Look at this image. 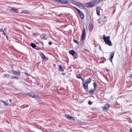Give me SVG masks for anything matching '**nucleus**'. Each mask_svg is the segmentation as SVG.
Segmentation results:
<instances>
[{"instance_id":"1","label":"nucleus","mask_w":132,"mask_h":132,"mask_svg":"<svg viewBox=\"0 0 132 132\" xmlns=\"http://www.w3.org/2000/svg\"><path fill=\"white\" fill-rule=\"evenodd\" d=\"M99 0H93L91 2L86 4L87 7H92L98 4Z\"/></svg>"},{"instance_id":"2","label":"nucleus","mask_w":132,"mask_h":132,"mask_svg":"<svg viewBox=\"0 0 132 132\" xmlns=\"http://www.w3.org/2000/svg\"><path fill=\"white\" fill-rule=\"evenodd\" d=\"M71 2L74 5L78 6L80 9H84L85 8V6L84 5L75 1H71Z\"/></svg>"},{"instance_id":"3","label":"nucleus","mask_w":132,"mask_h":132,"mask_svg":"<svg viewBox=\"0 0 132 132\" xmlns=\"http://www.w3.org/2000/svg\"><path fill=\"white\" fill-rule=\"evenodd\" d=\"M110 36L106 37L105 36L103 37V39L106 44L110 46H112V44L110 40Z\"/></svg>"},{"instance_id":"4","label":"nucleus","mask_w":132,"mask_h":132,"mask_svg":"<svg viewBox=\"0 0 132 132\" xmlns=\"http://www.w3.org/2000/svg\"><path fill=\"white\" fill-rule=\"evenodd\" d=\"M26 95L30 97H33L35 98H37V97L36 96H35L34 94L33 93H27Z\"/></svg>"},{"instance_id":"5","label":"nucleus","mask_w":132,"mask_h":132,"mask_svg":"<svg viewBox=\"0 0 132 132\" xmlns=\"http://www.w3.org/2000/svg\"><path fill=\"white\" fill-rule=\"evenodd\" d=\"M86 32L85 29L84 28L83 32L82 35L81 39L82 40H84L85 38Z\"/></svg>"},{"instance_id":"6","label":"nucleus","mask_w":132,"mask_h":132,"mask_svg":"<svg viewBox=\"0 0 132 132\" xmlns=\"http://www.w3.org/2000/svg\"><path fill=\"white\" fill-rule=\"evenodd\" d=\"M93 23L92 22H90L89 25V29L90 31H92L93 29Z\"/></svg>"},{"instance_id":"7","label":"nucleus","mask_w":132,"mask_h":132,"mask_svg":"<svg viewBox=\"0 0 132 132\" xmlns=\"http://www.w3.org/2000/svg\"><path fill=\"white\" fill-rule=\"evenodd\" d=\"M39 53L41 57L43 59H45L46 60H48V59L45 56L43 53L40 52Z\"/></svg>"},{"instance_id":"8","label":"nucleus","mask_w":132,"mask_h":132,"mask_svg":"<svg viewBox=\"0 0 132 132\" xmlns=\"http://www.w3.org/2000/svg\"><path fill=\"white\" fill-rule=\"evenodd\" d=\"M65 116L66 118L68 119H69L70 120H75V118H74L72 117V116H69L68 114L65 115Z\"/></svg>"},{"instance_id":"9","label":"nucleus","mask_w":132,"mask_h":132,"mask_svg":"<svg viewBox=\"0 0 132 132\" xmlns=\"http://www.w3.org/2000/svg\"><path fill=\"white\" fill-rule=\"evenodd\" d=\"M13 74L15 75L20 76V72L19 71H13Z\"/></svg>"},{"instance_id":"10","label":"nucleus","mask_w":132,"mask_h":132,"mask_svg":"<svg viewBox=\"0 0 132 132\" xmlns=\"http://www.w3.org/2000/svg\"><path fill=\"white\" fill-rule=\"evenodd\" d=\"M109 107L110 105L109 104L105 105L104 107V110H108Z\"/></svg>"},{"instance_id":"11","label":"nucleus","mask_w":132,"mask_h":132,"mask_svg":"<svg viewBox=\"0 0 132 132\" xmlns=\"http://www.w3.org/2000/svg\"><path fill=\"white\" fill-rule=\"evenodd\" d=\"M10 11L12 12L17 13L18 12V10L17 9H14L13 8L10 10Z\"/></svg>"},{"instance_id":"12","label":"nucleus","mask_w":132,"mask_h":132,"mask_svg":"<svg viewBox=\"0 0 132 132\" xmlns=\"http://www.w3.org/2000/svg\"><path fill=\"white\" fill-rule=\"evenodd\" d=\"M69 53H70L72 54V55H76V53L73 50H70L69 51Z\"/></svg>"},{"instance_id":"13","label":"nucleus","mask_w":132,"mask_h":132,"mask_svg":"<svg viewBox=\"0 0 132 132\" xmlns=\"http://www.w3.org/2000/svg\"><path fill=\"white\" fill-rule=\"evenodd\" d=\"M83 85L84 88L85 89H87L88 88V85L87 83H85L83 84Z\"/></svg>"},{"instance_id":"14","label":"nucleus","mask_w":132,"mask_h":132,"mask_svg":"<svg viewBox=\"0 0 132 132\" xmlns=\"http://www.w3.org/2000/svg\"><path fill=\"white\" fill-rule=\"evenodd\" d=\"M59 70L61 71H63L64 70L62 66L61 65H59Z\"/></svg>"},{"instance_id":"15","label":"nucleus","mask_w":132,"mask_h":132,"mask_svg":"<svg viewBox=\"0 0 132 132\" xmlns=\"http://www.w3.org/2000/svg\"><path fill=\"white\" fill-rule=\"evenodd\" d=\"M92 80V79L90 78H89V79H88L87 80V83L88 84L91 81V80Z\"/></svg>"},{"instance_id":"16","label":"nucleus","mask_w":132,"mask_h":132,"mask_svg":"<svg viewBox=\"0 0 132 132\" xmlns=\"http://www.w3.org/2000/svg\"><path fill=\"white\" fill-rule=\"evenodd\" d=\"M94 90L92 89H90L89 90V93L91 94H93L94 93Z\"/></svg>"},{"instance_id":"17","label":"nucleus","mask_w":132,"mask_h":132,"mask_svg":"<svg viewBox=\"0 0 132 132\" xmlns=\"http://www.w3.org/2000/svg\"><path fill=\"white\" fill-rule=\"evenodd\" d=\"M0 32H2V31H3V33H2V34H4V36H5L6 33L5 32H4V30H3L2 29H0Z\"/></svg>"},{"instance_id":"18","label":"nucleus","mask_w":132,"mask_h":132,"mask_svg":"<svg viewBox=\"0 0 132 132\" xmlns=\"http://www.w3.org/2000/svg\"><path fill=\"white\" fill-rule=\"evenodd\" d=\"M80 15V17L81 18H83L84 17V14L82 12H81L80 13H79Z\"/></svg>"},{"instance_id":"19","label":"nucleus","mask_w":132,"mask_h":132,"mask_svg":"<svg viewBox=\"0 0 132 132\" xmlns=\"http://www.w3.org/2000/svg\"><path fill=\"white\" fill-rule=\"evenodd\" d=\"M40 37L41 38H45V35L44 34H42L40 36Z\"/></svg>"},{"instance_id":"20","label":"nucleus","mask_w":132,"mask_h":132,"mask_svg":"<svg viewBox=\"0 0 132 132\" xmlns=\"http://www.w3.org/2000/svg\"><path fill=\"white\" fill-rule=\"evenodd\" d=\"M31 46L33 48H35L36 47L34 43H31L30 44Z\"/></svg>"},{"instance_id":"21","label":"nucleus","mask_w":132,"mask_h":132,"mask_svg":"<svg viewBox=\"0 0 132 132\" xmlns=\"http://www.w3.org/2000/svg\"><path fill=\"white\" fill-rule=\"evenodd\" d=\"M4 104V105H8V104L7 103V101H6V102H3V101H1Z\"/></svg>"},{"instance_id":"22","label":"nucleus","mask_w":132,"mask_h":132,"mask_svg":"<svg viewBox=\"0 0 132 132\" xmlns=\"http://www.w3.org/2000/svg\"><path fill=\"white\" fill-rule=\"evenodd\" d=\"M111 58H113L114 55V53L113 52H112L111 53Z\"/></svg>"},{"instance_id":"23","label":"nucleus","mask_w":132,"mask_h":132,"mask_svg":"<svg viewBox=\"0 0 132 132\" xmlns=\"http://www.w3.org/2000/svg\"><path fill=\"white\" fill-rule=\"evenodd\" d=\"M97 13L98 16H99V11L98 10V7H97L96 9Z\"/></svg>"},{"instance_id":"24","label":"nucleus","mask_w":132,"mask_h":132,"mask_svg":"<svg viewBox=\"0 0 132 132\" xmlns=\"http://www.w3.org/2000/svg\"><path fill=\"white\" fill-rule=\"evenodd\" d=\"M82 80V84L87 83V82L85 80H84V79L83 80Z\"/></svg>"},{"instance_id":"25","label":"nucleus","mask_w":132,"mask_h":132,"mask_svg":"<svg viewBox=\"0 0 132 132\" xmlns=\"http://www.w3.org/2000/svg\"><path fill=\"white\" fill-rule=\"evenodd\" d=\"M21 12L22 13H27L28 11L27 10H24L22 11Z\"/></svg>"},{"instance_id":"26","label":"nucleus","mask_w":132,"mask_h":132,"mask_svg":"<svg viewBox=\"0 0 132 132\" xmlns=\"http://www.w3.org/2000/svg\"><path fill=\"white\" fill-rule=\"evenodd\" d=\"M75 8L77 10V11H78V12L79 13V14L81 13V12H80V10H79V9H78L76 7H75Z\"/></svg>"},{"instance_id":"27","label":"nucleus","mask_w":132,"mask_h":132,"mask_svg":"<svg viewBox=\"0 0 132 132\" xmlns=\"http://www.w3.org/2000/svg\"><path fill=\"white\" fill-rule=\"evenodd\" d=\"M94 88H95V89L96 88V83L95 82H94Z\"/></svg>"},{"instance_id":"28","label":"nucleus","mask_w":132,"mask_h":132,"mask_svg":"<svg viewBox=\"0 0 132 132\" xmlns=\"http://www.w3.org/2000/svg\"><path fill=\"white\" fill-rule=\"evenodd\" d=\"M15 78L18 79V78L15 76H13L11 78L12 79H14Z\"/></svg>"},{"instance_id":"29","label":"nucleus","mask_w":132,"mask_h":132,"mask_svg":"<svg viewBox=\"0 0 132 132\" xmlns=\"http://www.w3.org/2000/svg\"><path fill=\"white\" fill-rule=\"evenodd\" d=\"M74 56V58L75 59H76L77 58V55L76 53V55H73Z\"/></svg>"},{"instance_id":"30","label":"nucleus","mask_w":132,"mask_h":132,"mask_svg":"<svg viewBox=\"0 0 132 132\" xmlns=\"http://www.w3.org/2000/svg\"><path fill=\"white\" fill-rule=\"evenodd\" d=\"M76 77L78 78H80L81 76L79 75H77Z\"/></svg>"},{"instance_id":"31","label":"nucleus","mask_w":132,"mask_h":132,"mask_svg":"<svg viewBox=\"0 0 132 132\" xmlns=\"http://www.w3.org/2000/svg\"><path fill=\"white\" fill-rule=\"evenodd\" d=\"M88 103L90 105H91L92 104V102L90 101H88Z\"/></svg>"},{"instance_id":"32","label":"nucleus","mask_w":132,"mask_h":132,"mask_svg":"<svg viewBox=\"0 0 132 132\" xmlns=\"http://www.w3.org/2000/svg\"><path fill=\"white\" fill-rule=\"evenodd\" d=\"M73 41L74 42H75L76 43H77V44L78 43H77L78 41L76 40L75 39H74Z\"/></svg>"},{"instance_id":"33","label":"nucleus","mask_w":132,"mask_h":132,"mask_svg":"<svg viewBox=\"0 0 132 132\" xmlns=\"http://www.w3.org/2000/svg\"><path fill=\"white\" fill-rule=\"evenodd\" d=\"M113 58H111V57H110V60L112 62V59Z\"/></svg>"},{"instance_id":"34","label":"nucleus","mask_w":132,"mask_h":132,"mask_svg":"<svg viewBox=\"0 0 132 132\" xmlns=\"http://www.w3.org/2000/svg\"><path fill=\"white\" fill-rule=\"evenodd\" d=\"M48 43L50 45H51L52 44V43L51 42H48Z\"/></svg>"},{"instance_id":"35","label":"nucleus","mask_w":132,"mask_h":132,"mask_svg":"<svg viewBox=\"0 0 132 132\" xmlns=\"http://www.w3.org/2000/svg\"><path fill=\"white\" fill-rule=\"evenodd\" d=\"M5 75V76H6L7 77H9V75L8 74Z\"/></svg>"},{"instance_id":"36","label":"nucleus","mask_w":132,"mask_h":132,"mask_svg":"<svg viewBox=\"0 0 132 132\" xmlns=\"http://www.w3.org/2000/svg\"><path fill=\"white\" fill-rule=\"evenodd\" d=\"M36 83H37V85H39V84H38V81H36Z\"/></svg>"},{"instance_id":"37","label":"nucleus","mask_w":132,"mask_h":132,"mask_svg":"<svg viewBox=\"0 0 132 132\" xmlns=\"http://www.w3.org/2000/svg\"><path fill=\"white\" fill-rule=\"evenodd\" d=\"M129 131H130V132H132V128L130 129Z\"/></svg>"},{"instance_id":"38","label":"nucleus","mask_w":132,"mask_h":132,"mask_svg":"<svg viewBox=\"0 0 132 132\" xmlns=\"http://www.w3.org/2000/svg\"><path fill=\"white\" fill-rule=\"evenodd\" d=\"M92 109L93 110H94L96 109V108H92Z\"/></svg>"},{"instance_id":"39","label":"nucleus","mask_w":132,"mask_h":132,"mask_svg":"<svg viewBox=\"0 0 132 132\" xmlns=\"http://www.w3.org/2000/svg\"><path fill=\"white\" fill-rule=\"evenodd\" d=\"M80 78L82 80L84 79L83 78L81 77H80Z\"/></svg>"},{"instance_id":"40","label":"nucleus","mask_w":132,"mask_h":132,"mask_svg":"<svg viewBox=\"0 0 132 132\" xmlns=\"http://www.w3.org/2000/svg\"><path fill=\"white\" fill-rule=\"evenodd\" d=\"M6 38L7 39V40H8V37H7V36H6Z\"/></svg>"},{"instance_id":"41","label":"nucleus","mask_w":132,"mask_h":132,"mask_svg":"<svg viewBox=\"0 0 132 132\" xmlns=\"http://www.w3.org/2000/svg\"><path fill=\"white\" fill-rule=\"evenodd\" d=\"M62 74H63V75H65V73H62Z\"/></svg>"},{"instance_id":"42","label":"nucleus","mask_w":132,"mask_h":132,"mask_svg":"<svg viewBox=\"0 0 132 132\" xmlns=\"http://www.w3.org/2000/svg\"><path fill=\"white\" fill-rule=\"evenodd\" d=\"M9 101H10V102L11 101V100L10 99L9 100Z\"/></svg>"},{"instance_id":"43","label":"nucleus","mask_w":132,"mask_h":132,"mask_svg":"<svg viewBox=\"0 0 132 132\" xmlns=\"http://www.w3.org/2000/svg\"><path fill=\"white\" fill-rule=\"evenodd\" d=\"M36 50H38V49H39V48H36Z\"/></svg>"},{"instance_id":"44","label":"nucleus","mask_w":132,"mask_h":132,"mask_svg":"<svg viewBox=\"0 0 132 132\" xmlns=\"http://www.w3.org/2000/svg\"><path fill=\"white\" fill-rule=\"evenodd\" d=\"M130 77H132V74L130 75Z\"/></svg>"},{"instance_id":"45","label":"nucleus","mask_w":132,"mask_h":132,"mask_svg":"<svg viewBox=\"0 0 132 132\" xmlns=\"http://www.w3.org/2000/svg\"><path fill=\"white\" fill-rule=\"evenodd\" d=\"M4 30H6V28H4Z\"/></svg>"}]
</instances>
